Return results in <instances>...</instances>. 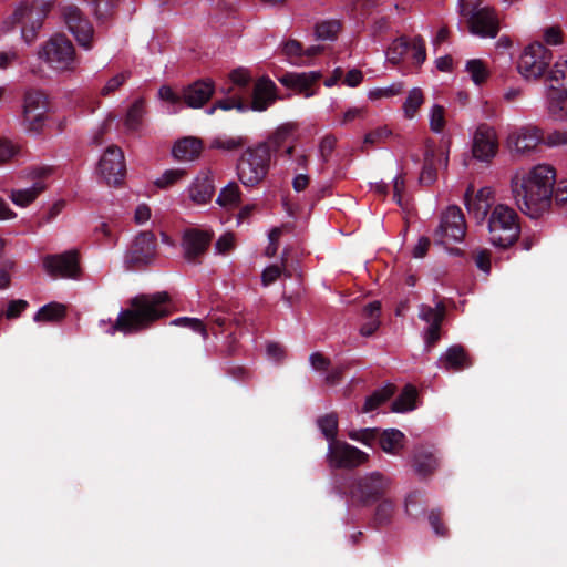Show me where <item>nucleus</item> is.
<instances>
[{"label":"nucleus","instance_id":"nucleus-1","mask_svg":"<svg viewBox=\"0 0 567 567\" xmlns=\"http://www.w3.org/2000/svg\"><path fill=\"white\" fill-rule=\"evenodd\" d=\"M556 172L550 165L535 166L527 175L512 178L513 197L522 213L530 218H539L546 213L553 200L557 205L567 204V181L554 188Z\"/></svg>","mask_w":567,"mask_h":567},{"label":"nucleus","instance_id":"nucleus-2","mask_svg":"<svg viewBox=\"0 0 567 567\" xmlns=\"http://www.w3.org/2000/svg\"><path fill=\"white\" fill-rule=\"evenodd\" d=\"M107 332L114 334H134L144 331L157 320L169 316L172 299L168 292L140 293L127 300Z\"/></svg>","mask_w":567,"mask_h":567},{"label":"nucleus","instance_id":"nucleus-3","mask_svg":"<svg viewBox=\"0 0 567 567\" xmlns=\"http://www.w3.org/2000/svg\"><path fill=\"white\" fill-rule=\"evenodd\" d=\"M489 243L502 249L509 248L519 238L520 224L516 210L505 204H497L488 217Z\"/></svg>","mask_w":567,"mask_h":567},{"label":"nucleus","instance_id":"nucleus-4","mask_svg":"<svg viewBox=\"0 0 567 567\" xmlns=\"http://www.w3.org/2000/svg\"><path fill=\"white\" fill-rule=\"evenodd\" d=\"M271 157L266 144L248 146L237 161L238 179L246 187L259 185L268 175Z\"/></svg>","mask_w":567,"mask_h":567},{"label":"nucleus","instance_id":"nucleus-5","mask_svg":"<svg viewBox=\"0 0 567 567\" xmlns=\"http://www.w3.org/2000/svg\"><path fill=\"white\" fill-rule=\"evenodd\" d=\"M391 481L380 472H371L354 480L349 487L352 506H368L380 499L390 488Z\"/></svg>","mask_w":567,"mask_h":567},{"label":"nucleus","instance_id":"nucleus-6","mask_svg":"<svg viewBox=\"0 0 567 567\" xmlns=\"http://www.w3.org/2000/svg\"><path fill=\"white\" fill-rule=\"evenodd\" d=\"M49 9L50 3L45 0H34L31 3L24 1L14 10L10 21H6V24L21 25L22 38L27 43H31L41 29Z\"/></svg>","mask_w":567,"mask_h":567},{"label":"nucleus","instance_id":"nucleus-7","mask_svg":"<svg viewBox=\"0 0 567 567\" xmlns=\"http://www.w3.org/2000/svg\"><path fill=\"white\" fill-rule=\"evenodd\" d=\"M553 60V52L542 42L527 45L517 63L518 72L527 80L542 78Z\"/></svg>","mask_w":567,"mask_h":567},{"label":"nucleus","instance_id":"nucleus-8","mask_svg":"<svg viewBox=\"0 0 567 567\" xmlns=\"http://www.w3.org/2000/svg\"><path fill=\"white\" fill-rule=\"evenodd\" d=\"M39 55L56 71H71L75 68V49L64 35L52 37L42 47Z\"/></svg>","mask_w":567,"mask_h":567},{"label":"nucleus","instance_id":"nucleus-9","mask_svg":"<svg viewBox=\"0 0 567 567\" xmlns=\"http://www.w3.org/2000/svg\"><path fill=\"white\" fill-rule=\"evenodd\" d=\"M466 234V223L458 206H450L441 215L440 225L434 231V241L445 245L449 241L460 243Z\"/></svg>","mask_w":567,"mask_h":567},{"label":"nucleus","instance_id":"nucleus-10","mask_svg":"<svg viewBox=\"0 0 567 567\" xmlns=\"http://www.w3.org/2000/svg\"><path fill=\"white\" fill-rule=\"evenodd\" d=\"M467 19L468 30L472 34L480 38H496L499 32L498 18L493 8L473 6L466 9L465 14H461Z\"/></svg>","mask_w":567,"mask_h":567},{"label":"nucleus","instance_id":"nucleus-11","mask_svg":"<svg viewBox=\"0 0 567 567\" xmlns=\"http://www.w3.org/2000/svg\"><path fill=\"white\" fill-rule=\"evenodd\" d=\"M156 237L152 231H141L125 255L127 268H140L151 264L156 256Z\"/></svg>","mask_w":567,"mask_h":567},{"label":"nucleus","instance_id":"nucleus-12","mask_svg":"<svg viewBox=\"0 0 567 567\" xmlns=\"http://www.w3.org/2000/svg\"><path fill=\"white\" fill-rule=\"evenodd\" d=\"M49 110L48 97L41 91H29L24 95L23 121L29 132L40 133Z\"/></svg>","mask_w":567,"mask_h":567},{"label":"nucleus","instance_id":"nucleus-13","mask_svg":"<svg viewBox=\"0 0 567 567\" xmlns=\"http://www.w3.org/2000/svg\"><path fill=\"white\" fill-rule=\"evenodd\" d=\"M369 454L346 442L329 443L327 460L330 467L351 468L364 464Z\"/></svg>","mask_w":567,"mask_h":567},{"label":"nucleus","instance_id":"nucleus-14","mask_svg":"<svg viewBox=\"0 0 567 567\" xmlns=\"http://www.w3.org/2000/svg\"><path fill=\"white\" fill-rule=\"evenodd\" d=\"M62 14L68 29L75 37L78 43L86 50L91 49L94 29L82 11L76 6L69 4L63 7Z\"/></svg>","mask_w":567,"mask_h":567},{"label":"nucleus","instance_id":"nucleus-15","mask_svg":"<svg viewBox=\"0 0 567 567\" xmlns=\"http://www.w3.org/2000/svg\"><path fill=\"white\" fill-rule=\"evenodd\" d=\"M214 233L199 228H188L183 234L182 246L184 258L194 265L202 264V258L206 254Z\"/></svg>","mask_w":567,"mask_h":567},{"label":"nucleus","instance_id":"nucleus-16","mask_svg":"<svg viewBox=\"0 0 567 567\" xmlns=\"http://www.w3.org/2000/svg\"><path fill=\"white\" fill-rule=\"evenodd\" d=\"M42 264L47 274L53 278H76L80 272L79 254L76 250L47 255Z\"/></svg>","mask_w":567,"mask_h":567},{"label":"nucleus","instance_id":"nucleus-17","mask_svg":"<svg viewBox=\"0 0 567 567\" xmlns=\"http://www.w3.org/2000/svg\"><path fill=\"white\" fill-rule=\"evenodd\" d=\"M99 171L107 185H120L126 173L124 154L118 146H109L99 162Z\"/></svg>","mask_w":567,"mask_h":567},{"label":"nucleus","instance_id":"nucleus-18","mask_svg":"<svg viewBox=\"0 0 567 567\" xmlns=\"http://www.w3.org/2000/svg\"><path fill=\"white\" fill-rule=\"evenodd\" d=\"M446 316V307L442 300L435 303V307L422 303L419 307V318L429 324L425 331V344L430 349L434 347L441 338V326Z\"/></svg>","mask_w":567,"mask_h":567},{"label":"nucleus","instance_id":"nucleus-19","mask_svg":"<svg viewBox=\"0 0 567 567\" xmlns=\"http://www.w3.org/2000/svg\"><path fill=\"white\" fill-rule=\"evenodd\" d=\"M52 172L53 168L50 166L31 168L29 176L34 179L33 185L24 189H12L10 194L12 203L20 207H27L33 203L37 197L45 190L47 185L43 183V179L50 176Z\"/></svg>","mask_w":567,"mask_h":567},{"label":"nucleus","instance_id":"nucleus-20","mask_svg":"<svg viewBox=\"0 0 567 567\" xmlns=\"http://www.w3.org/2000/svg\"><path fill=\"white\" fill-rule=\"evenodd\" d=\"M215 92V84L209 79L197 80L183 90V101L188 107L198 109L205 105Z\"/></svg>","mask_w":567,"mask_h":567},{"label":"nucleus","instance_id":"nucleus-21","mask_svg":"<svg viewBox=\"0 0 567 567\" xmlns=\"http://www.w3.org/2000/svg\"><path fill=\"white\" fill-rule=\"evenodd\" d=\"M439 365L445 371L460 372L473 365V359L462 344H453L440 357Z\"/></svg>","mask_w":567,"mask_h":567},{"label":"nucleus","instance_id":"nucleus-22","mask_svg":"<svg viewBox=\"0 0 567 567\" xmlns=\"http://www.w3.org/2000/svg\"><path fill=\"white\" fill-rule=\"evenodd\" d=\"M497 151V143L495 141L494 132L487 126L477 128L473 141V155L481 161H489L495 156Z\"/></svg>","mask_w":567,"mask_h":567},{"label":"nucleus","instance_id":"nucleus-23","mask_svg":"<svg viewBox=\"0 0 567 567\" xmlns=\"http://www.w3.org/2000/svg\"><path fill=\"white\" fill-rule=\"evenodd\" d=\"M443 161L445 167H447L449 154L437 152L432 145H426L424 153V164L420 174V183L422 185H431L436 181L437 177V164Z\"/></svg>","mask_w":567,"mask_h":567},{"label":"nucleus","instance_id":"nucleus-24","mask_svg":"<svg viewBox=\"0 0 567 567\" xmlns=\"http://www.w3.org/2000/svg\"><path fill=\"white\" fill-rule=\"evenodd\" d=\"M275 100L276 84L268 78H261L254 85L249 109L258 112L266 111Z\"/></svg>","mask_w":567,"mask_h":567},{"label":"nucleus","instance_id":"nucleus-25","mask_svg":"<svg viewBox=\"0 0 567 567\" xmlns=\"http://www.w3.org/2000/svg\"><path fill=\"white\" fill-rule=\"evenodd\" d=\"M321 78V73L317 71L303 72V73H286L279 81L282 85L289 89L297 90L306 97L315 94L311 91V86Z\"/></svg>","mask_w":567,"mask_h":567},{"label":"nucleus","instance_id":"nucleus-26","mask_svg":"<svg viewBox=\"0 0 567 567\" xmlns=\"http://www.w3.org/2000/svg\"><path fill=\"white\" fill-rule=\"evenodd\" d=\"M543 141L542 132L536 127L523 128L517 134H512L508 142L519 153L529 152Z\"/></svg>","mask_w":567,"mask_h":567},{"label":"nucleus","instance_id":"nucleus-27","mask_svg":"<svg viewBox=\"0 0 567 567\" xmlns=\"http://www.w3.org/2000/svg\"><path fill=\"white\" fill-rule=\"evenodd\" d=\"M214 193V182L207 174L197 176L188 189L189 198L198 205L207 204Z\"/></svg>","mask_w":567,"mask_h":567},{"label":"nucleus","instance_id":"nucleus-28","mask_svg":"<svg viewBox=\"0 0 567 567\" xmlns=\"http://www.w3.org/2000/svg\"><path fill=\"white\" fill-rule=\"evenodd\" d=\"M296 131V125L291 123H286L279 126L274 133H271L268 138L259 144H266L268 148V154L272 158V156L277 157L280 150L288 142L292 141L293 132Z\"/></svg>","mask_w":567,"mask_h":567},{"label":"nucleus","instance_id":"nucleus-29","mask_svg":"<svg viewBox=\"0 0 567 567\" xmlns=\"http://www.w3.org/2000/svg\"><path fill=\"white\" fill-rule=\"evenodd\" d=\"M203 150L202 141L188 136L178 140L173 147V155L178 161H193L197 158Z\"/></svg>","mask_w":567,"mask_h":567},{"label":"nucleus","instance_id":"nucleus-30","mask_svg":"<svg viewBox=\"0 0 567 567\" xmlns=\"http://www.w3.org/2000/svg\"><path fill=\"white\" fill-rule=\"evenodd\" d=\"M548 112L556 121L567 120V91L548 89Z\"/></svg>","mask_w":567,"mask_h":567},{"label":"nucleus","instance_id":"nucleus-31","mask_svg":"<svg viewBox=\"0 0 567 567\" xmlns=\"http://www.w3.org/2000/svg\"><path fill=\"white\" fill-rule=\"evenodd\" d=\"M405 435L396 429L384 430L379 435V445L388 454H399L404 447Z\"/></svg>","mask_w":567,"mask_h":567},{"label":"nucleus","instance_id":"nucleus-32","mask_svg":"<svg viewBox=\"0 0 567 567\" xmlns=\"http://www.w3.org/2000/svg\"><path fill=\"white\" fill-rule=\"evenodd\" d=\"M362 316L365 322L360 328V333L364 337L372 336L380 327L381 302L372 301L363 308Z\"/></svg>","mask_w":567,"mask_h":567},{"label":"nucleus","instance_id":"nucleus-33","mask_svg":"<svg viewBox=\"0 0 567 567\" xmlns=\"http://www.w3.org/2000/svg\"><path fill=\"white\" fill-rule=\"evenodd\" d=\"M439 463L434 454L424 449H420L414 453L413 467L416 474L420 476H426L432 474Z\"/></svg>","mask_w":567,"mask_h":567},{"label":"nucleus","instance_id":"nucleus-34","mask_svg":"<svg viewBox=\"0 0 567 567\" xmlns=\"http://www.w3.org/2000/svg\"><path fill=\"white\" fill-rule=\"evenodd\" d=\"M65 307L59 302L42 306L33 317L35 322H56L65 317Z\"/></svg>","mask_w":567,"mask_h":567},{"label":"nucleus","instance_id":"nucleus-35","mask_svg":"<svg viewBox=\"0 0 567 567\" xmlns=\"http://www.w3.org/2000/svg\"><path fill=\"white\" fill-rule=\"evenodd\" d=\"M145 113V101L137 99L126 112L124 120L125 127L132 132L137 131L142 125Z\"/></svg>","mask_w":567,"mask_h":567},{"label":"nucleus","instance_id":"nucleus-36","mask_svg":"<svg viewBox=\"0 0 567 567\" xmlns=\"http://www.w3.org/2000/svg\"><path fill=\"white\" fill-rule=\"evenodd\" d=\"M548 89L567 91V60L557 61L548 74Z\"/></svg>","mask_w":567,"mask_h":567},{"label":"nucleus","instance_id":"nucleus-37","mask_svg":"<svg viewBox=\"0 0 567 567\" xmlns=\"http://www.w3.org/2000/svg\"><path fill=\"white\" fill-rule=\"evenodd\" d=\"M410 39L405 35H402L395 39L386 51V59L390 63L396 65L399 64L404 56L410 53Z\"/></svg>","mask_w":567,"mask_h":567},{"label":"nucleus","instance_id":"nucleus-38","mask_svg":"<svg viewBox=\"0 0 567 567\" xmlns=\"http://www.w3.org/2000/svg\"><path fill=\"white\" fill-rule=\"evenodd\" d=\"M241 202V192L235 182H230L221 188L216 203L221 207H236Z\"/></svg>","mask_w":567,"mask_h":567},{"label":"nucleus","instance_id":"nucleus-39","mask_svg":"<svg viewBox=\"0 0 567 567\" xmlns=\"http://www.w3.org/2000/svg\"><path fill=\"white\" fill-rule=\"evenodd\" d=\"M248 143L244 136H217L212 140L210 148L233 152L243 148Z\"/></svg>","mask_w":567,"mask_h":567},{"label":"nucleus","instance_id":"nucleus-40","mask_svg":"<svg viewBox=\"0 0 567 567\" xmlns=\"http://www.w3.org/2000/svg\"><path fill=\"white\" fill-rule=\"evenodd\" d=\"M217 109L224 111L237 109L239 112H245L249 110V103L237 95H233L218 100L212 107H209L207 113L212 115Z\"/></svg>","mask_w":567,"mask_h":567},{"label":"nucleus","instance_id":"nucleus-41","mask_svg":"<svg viewBox=\"0 0 567 567\" xmlns=\"http://www.w3.org/2000/svg\"><path fill=\"white\" fill-rule=\"evenodd\" d=\"M466 71L476 85L484 83L489 75L486 64L480 59L468 60L466 62Z\"/></svg>","mask_w":567,"mask_h":567},{"label":"nucleus","instance_id":"nucleus-42","mask_svg":"<svg viewBox=\"0 0 567 567\" xmlns=\"http://www.w3.org/2000/svg\"><path fill=\"white\" fill-rule=\"evenodd\" d=\"M318 426L329 443L338 442L336 440L338 431V419L334 414H327L318 419Z\"/></svg>","mask_w":567,"mask_h":567},{"label":"nucleus","instance_id":"nucleus-43","mask_svg":"<svg viewBox=\"0 0 567 567\" xmlns=\"http://www.w3.org/2000/svg\"><path fill=\"white\" fill-rule=\"evenodd\" d=\"M417 392H402L391 405V411L396 413H404L412 411L416 408Z\"/></svg>","mask_w":567,"mask_h":567},{"label":"nucleus","instance_id":"nucleus-44","mask_svg":"<svg viewBox=\"0 0 567 567\" xmlns=\"http://www.w3.org/2000/svg\"><path fill=\"white\" fill-rule=\"evenodd\" d=\"M341 30V23L338 20H329L316 25V34L320 40H334Z\"/></svg>","mask_w":567,"mask_h":567},{"label":"nucleus","instance_id":"nucleus-45","mask_svg":"<svg viewBox=\"0 0 567 567\" xmlns=\"http://www.w3.org/2000/svg\"><path fill=\"white\" fill-rule=\"evenodd\" d=\"M423 102L424 97L421 89L411 90L403 104L405 116L408 118H413Z\"/></svg>","mask_w":567,"mask_h":567},{"label":"nucleus","instance_id":"nucleus-46","mask_svg":"<svg viewBox=\"0 0 567 567\" xmlns=\"http://www.w3.org/2000/svg\"><path fill=\"white\" fill-rule=\"evenodd\" d=\"M410 58L414 65L420 66L426 59L425 41L421 35L410 39Z\"/></svg>","mask_w":567,"mask_h":567},{"label":"nucleus","instance_id":"nucleus-47","mask_svg":"<svg viewBox=\"0 0 567 567\" xmlns=\"http://www.w3.org/2000/svg\"><path fill=\"white\" fill-rule=\"evenodd\" d=\"M465 205L468 213L477 220L485 219L491 210V204L480 203L477 199L470 197V189L465 193Z\"/></svg>","mask_w":567,"mask_h":567},{"label":"nucleus","instance_id":"nucleus-48","mask_svg":"<svg viewBox=\"0 0 567 567\" xmlns=\"http://www.w3.org/2000/svg\"><path fill=\"white\" fill-rule=\"evenodd\" d=\"M282 52L290 60L291 63L297 64V65L305 64L303 49L299 41H297V40L287 41L284 44Z\"/></svg>","mask_w":567,"mask_h":567},{"label":"nucleus","instance_id":"nucleus-49","mask_svg":"<svg viewBox=\"0 0 567 567\" xmlns=\"http://www.w3.org/2000/svg\"><path fill=\"white\" fill-rule=\"evenodd\" d=\"M445 126V111L444 107L435 104L430 113V128L434 133H441Z\"/></svg>","mask_w":567,"mask_h":567},{"label":"nucleus","instance_id":"nucleus-50","mask_svg":"<svg viewBox=\"0 0 567 567\" xmlns=\"http://www.w3.org/2000/svg\"><path fill=\"white\" fill-rule=\"evenodd\" d=\"M403 91V84L401 82L393 83L388 87H378L369 92L370 100H379L383 97H392L401 94Z\"/></svg>","mask_w":567,"mask_h":567},{"label":"nucleus","instance_id":"nucleus-51","mask_svg":"<svg viewBox=\"0 0 567 567\" xmlns=\"http://www.w3.org/2000/svg\"><path fill=\"white\" fill-rule=\"evenodd\" d=\"M172 323L175 326L189 328L193 331L199 332L205 339L207 338V328L200 319L181 317L173 320Z\"/></svg>","mask_w":567,"mask_h":567},{"label":"nucleus","instance_id":"nucleus-52","mask_svg":"<svg viewBox=\"0 0 567 567\" xmlns=\"http://www.w3.org/2000/svg\"><path fill=\"white\" fill-rule=\"evenodd\" d=\"M348 368L349 365L347 363L331 364L330 369L326 372V384L329 386L338 385Z\"/></svg>","mask_w":567,"mask_h":567},{"label":"nucleus","instance_id":"nucleus-53","mask_svg":"<svg viewBox=\"0 0 567 567\" xmlns=\"http://www.w3.org/2000/svg\"><path fill=\"white\" fill-rule=\"evenodd\" d=\"M230 320L229 317L215 312L207 317V324L205 326L207 330L209 329L214 334H217L225 330Z\"/></svg>","mask_w":567,"mask_h":567},{"label":"nucleus","instance_id":"nucleus-54","mask_svg":"<svg viewBox=\"0 0 567 567\" xmlns=\"http://www.w3.org/2000/svg\"><path fill=\"white\" fill-rule=\"evenodd\" d=\"M185 175V172L182 169H167L164 174L157 178L155 185L159 188H167L174 185L178 179H181Z\"/></svg>","mask_w":567,"mask_h":567},{"label":"nucleus","instance_id":"nucleus-55","mask_svg":"<svg viewBox=\"0 0 567 567\" xmlns=\"http://www.w3.org/2000/svg\"><path fill=\"white\" fill-rule=\"evenodd\" d=\"M377 4V0H355L353 2V11H355V18L363 21L370 16Z\"/></svg>","mask_w":567,"mask_h":567},{"label":"nucleus","instance_id":"nucleus-56","mask_svg":"<svg viewBox=\"0 0 567 567\" xmlns=\"http://www.w3.org/2000/svg\"><path fill=\"white\" fill-rule=\"evenodd\" d=\"M379 432L377 429H363L349 433L351 440L361 442L365 445H371L374 440H379Z\"/></svg>","mask_w":567,"mask_h":567},{"label":"nucleus","instance_id":"nucleus-57","mask_svg":"<svg viewBox=\"0 0 567 567\" xmlns=\"http://www.w3.org/2000/svg\"><path fill=\"white\" fill-rule=\"evenodd\" d=\"M130 78V72H123L120 73L113 78H111L101 90V95L107 96L111 93L115 92L117 89H120L125 81Z\"/></svg>","mask_w":567,"mask_h":567},{"label":"nucleus","instance_id":"nucleus-58","mask_svg":"<svg viewBox=\"0 0 567 567\" xmlns=\"http://www.w3.org/2000/svg\"><path fill=\"white\" fill-rule=\"evenodd\" d=\"M337 138L333 135H326L319 144V153L323 163H328L336 147Z\"/></svg>","mask_w":567,"mask_h":567},{"label":"nucleus","instance_id":"nucleus-59","mask_svg":"<svg viewBox=\"0 0 567 567\" xmlns=\"http://www.w3.org/2000/svg\"><path fill=\"white\" fill-rule=\"evenodd\" d=\"M309 362L313 370L322 373H326L331 367L330 359L321 352L311 353L309 357Z\"/></svg>","mask_w":567,"mask_h":567},{"label":"nucleus","instance_id":"nucleus-60","mask_svg":"<svg viewBox=\"0 0 567 567\" xmlns=\"http://www.w3.org/2000/svg\"><path fill=\"white\" fill-rule=\"evenodd\" d=\"M391 135V130L388 126H381L372 130L364 136L365 144H377L384 142Z\"/></svg>","mask_w":567,"mask_h":567},{"label":"nucleus","instance_id":"nucleus-61","mask_svg":"<svg viewBox=\"0 0 567 567\" xmlns=\"http://www.w3.org/2000/svg\"><path fill=\"white\" fill-rule=\"evenodd\" d=\"M543 142L548 146H560L567 144V131H554L543 135Z\"/></svg>","mask_w":567,"mask_h":567},{"label":"nucleus","instance_id":"nucleus-62","mask_svg":"<svg viewBox=\"0 0 567 567\" xmlns=\"http://www.w3.org/2000/svg\"><path fill=\"white\" fill-rule=\"evenodd\" d=\"M544 41L548 45H559L563 43V31L558 25H551L544 30Z\"/></svg>","mask_w":567,"mask_h":567},{"label":"nucleus","instance_id":"nucleus-63","mask_svg":"<svg viewBox=\"0 0 567 567\" xmlns=\"http://www.w3.org/2000/svg\"><path fill=\"white\" fill-rule=\"evenodd\" d=\"M392 512H393L392 502L389 499H385L378 505L377 512H375V519L380 524H385L389 522V519L392 515Z\"/></svg>","mask_w":567,"mask_h":567},{"label":"nucleus","instance_id":"nucleus-64","mask_svg":"<svg viewBox=\"0 0 567 567\" xmlns=\"http://www.w3.org/2000/svg\"><path fill=\"white\" fill-rule=\"evenodd\" d=\"M230 81L239 89H246L250 84L251 78L246 70L237 69L230 73Z\"/></svg>","mask_w":567,"mask_h":567}]
</instances>
